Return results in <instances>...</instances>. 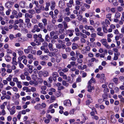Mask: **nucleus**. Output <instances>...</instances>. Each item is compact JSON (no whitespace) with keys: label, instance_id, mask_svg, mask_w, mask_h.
<instances>
[{"label":"nucleus","instance_id":"1","mask_svg":"<svg viewBox=\"0 0 124 124\" xmlns=\"http://www.w3.org/2000/svg\"><path fill=\"white\" fill-rule=\"evenodd\" d=\"M84 28L85 29L87 30H90L92 32H94L95 31L94 28L91 26L85 25L84 26Z\"/></svg>","mask_w":124,"mask_h":124},{"label":"nucleus","instance_id":"2","mask_svg":"<svg viewBox=\"0 0 124 124\" xmlns=\"http://www.w3.org/2000/svg\"><path fill=\"white\" fill-rule=\"evenodd\" d=\"M100 41L102 45L107 48L108 44L107 41L106 39H103L101 40Z\"/></svg>","mask_w":124,"mask_h":124},{"label":"nucleus","instance_id":"3","mask_svg":"<svg viewBox=\"0 0 124 124\" xmlns=\"http://www.w3.org/2000/svg\"><path fill=\"white\" fill-rule=\"evenodd\" d=\"M73 4V0H70L68 2L66 3V6L67 7H69L70 8H71L72 7Z\"/></svg>","mask_w":124,"mask_h":124},{"label":"nucleus","instance_id":"4","mask_svg":"<svg viewBox=\"0 0 124 124\" xmlns=\"http://www.w3.org/2000/svg\"><path fill=\"white\" fill-rule=\"evenodd\" d=\"M74 32V30H68L66 31V34H68L70 37H71L73 35V33Z\"/></svg>","mask_w":124,"mask_h":124},{"label":"nucleus","instance_id":"5","mask_svg":"<svg viewBox=\"0 0 124 124\" xmlns=\"http://www.w3.org/2000/svg\"><path fill=\"white\" fill-rule=\"evenodd\" d=\"M12 2L8 1L5 3V6L6 8H11L12 6Z\"/></svg>","mask_w":124,"mask_h":124},{"label":"nucleus","instance_id":"6","mask_svg":"<svg viewBox=\"0 0 124 124\" xmlns=\"http://www.w3.org/2000/svg\"><path fill=\"white\" fill-rule=\"evenodd\" d=\"M64 104L66 106H71V104L70 100H65L64 102Z\"/></svg>","mask_w":124,"mask_h":124},{"label":"nucleus","instance_id":"7","mask_svg":"<svg viewBox=\"0 0 124 124\" xmlns=\"http://www.w3.org/2000/svg\"><path fill=\"white\" fill-rule=\"evenodd\" d=\"M64 11L67 16L71 14V12L70 11V9L69 7L66 8L64 9Z\"/></svg>","mask_w":124,"mask_h":124},{"label":"nucleus","instance_id":"8","mask_svg":"<svg viewBox=\"0 0 124 124\" xmlns=\"http://www.w3.org/2000/svg\"><path fill=\"white\" fill-rule=\"evenodd\" d=\"M51 5L50 6V8L51 10H53L55 8L56 4V3L54 1H52L51 2Z\"/></svg>","mask_w":124,"mask_h":124},{"label":"nucleus","instance_id":"9","mask_svg":"<svg viewBox=\"0 0 124 124\" xmlns=\"http://www.w3.org/2000/svg\"><path fill=\"white\" fill-rule=\"evenodd\" d=\"M58 4L59 7L62 8L65 6V2L62 0H60Z\"/></svg>","mask_w":124,"mask_h":124},{"label":"nucleus","instance_id":"10","mask_svg":"<svg viewBox=\"0 0 124 124\" xmlns=\"http://www.w3.org/2000/svg\"><path fill=\"white\" fill-rule=\"evenodd\" d=\"M25 2L24 1H20L19 3L20 7L22 8H24L25 7Z\"/></svg>","mask_w":124,"mask_h":124},{"label":"nucleus","instance_id":"11","mask_svg":"<svg viewBox=\"0 0 124 124\" xmlns=\"http://www.w3.org/2000/svg\"><path fill=\"white\" fill-rule=\"evenodd\" d=\"M56 61L57 63L59 62L62 60L61 56L59 54L57 55L56 57Z\"/></svg>","mask_w":124,"mask_h":124},{"label":"nucleus","instance_id":"12","mask_svg":"<svg viewBox=\"0 0 124 124\" xmlns=\"http://www.w3.org/2000/svg\"><path fill=\"white\" fill-rule=\"evenodd\" d=\"M26 58V57L24 55H23L22 56H20L18 58V62L20 63L21 62V61L22 60H24L25 58Z\"/></svg>","mask_w":124,"mask_h":124},{"label":"nucleus","instance_id":"13","mask_svg":"<svg viewBox=\"0 0 124 124\" xmlns=\"http://www.w3.org/2000/svg\"><path fill=\"white\" fill-rule=\"evenodd\" d=\"M40 59L42 60L46 61L48 59V57L47 55H44L40 56Z\"/></svg>","mask_w":124,"mask_h":124},{"label":"nucleus","instance_id":"14","mask_svg":"<svg viewBox=\"0 0 124 124\" xmlns=\"http://www.w3.org/2000/svg\"><path fill=\"white\" fill-rule=\"evenodd\" d=\"M110 120L111 122L113 123H115L116 122V120L114 117V116L113 115L111 116Z\"/></svg>","mask_w":124,"mask_h":124},{"label":"nucleus","instance_id":"15","mask_svg":"<svg viewBox=\"0 0 124 124\" xmlns=\"http://www.w3.org/2000/svg\"><path fill=\"white\" fill-rule=\"evenodd\" d=\"M106 123L107 120L105 119H101L99 122V124H106Z\"/></svg>","mask_w":124,"mask_h":124},{"label":"nucleus","instance_id":"16","mask_svg":"<svg viewBox=\"0 0 124 124\" xmlns=\"http://www.w3.org/2000/svg\"><path fill=\"white\" fill-rule=\"evenodd\" d=\"M15 106H13L9 110L10 114L11 115H13L14 114L15 112Z\"/></svg>","mask_w":124,"mask_h":124},{"label":"nucleus","instance_id":"17","mask_svg":"<svg viewBox=\"0 0 124 124\" xmlns=\"http://www.w3.org/2000/svg\"><path fill=\"white\" fill-rule=\"evenodd\" d=\"M50 5V3L49 2H47L46 3V6L45 8V10L46 11L49 10V7Z\"/></svg>","mask_w":124,"mask_h":124},{"label":"nucleus","instance_id":"18","mask_svg":"<svg viewBox=\"0 0 124 124\" xmlns=\"http://www.w3.org/2000/svg\"><path fill=\"white\" fill-rule=\"evenodd\" d=\"M23 19H20L19 20L17 19L14 22L15 23H16L17 24H18L19 23H23Z\"/></svg>","mask_w":124,"mask_h":124},{"label":"nucleus","instance_id":"19","mask_svg":"<svg viewBox=\"0 0 124 124\" xmlns=\"http://www.w3.org/2000/svg\"><path fill=\"white\" fill-rule=\"evenodd\" d=\"M113 51L116 53H115V55H116L117 56H118L120 55V53L118 52V49L116 48H114L113 49Z\"/></svg>","mask_w":124,"mask_h":124},{"label":"nucleus","instance_id":"20","mask_svg":"<svg viewBox=\"0 0 124 124\" xmlns=\"http://www.w3.org/2000/svg\"><path fill=\"white\" fill-rule=\"evenodd\" d=\"M48 46L49 49L50 51L53 52L54 51L53 47V45L52 43H49L48 45Z\"/></svg>","mask_w":124,"mask_h":124},{"label":"nucleus","instance_id":"21","mask_svg":"<svg viewBox=\"0 0 124 124\" xmlns=\"http://www.w3.org/2000/svg\"><path fill=\"white\" fill-rule=\"evenodd\" d=\"M78 47V46L77 44L75 43H73L72 44V48L73 49L75 50L77 49Z\"/></svg>","mask_w":124,"mask_h":124},{"label":"nucleus","instance_id":"22","mask_svg":"<svg viewBox=\"0 0 124 124\" xmlns=\"http://www.w3.org/2000/svg\"><path fill=\"white\" fill-rule=\"evenodd\" d=\"M120 14L118 12H117L115 13L114 17L116 18H119L120 17Z\"/></svg>","mask_w":124,"mask_h":124},{"label":"nucleus","instance_id":"23","mask_svg":"<svg viewBox=\"0 0 124 124\" xmlns=\"http://www.w3.org/2000/svg\"><path fill=\"white\" fill-rule=\"evenodd\" d=\"M38 25L39 27L41 30L45 28L44 26H45L44 25V24H43V23H39L38 24Z\"/></svg>","mask_w":124,"mask_h":124},{"label":"nucleus","instance_id":"24","mask_svg":"<svg viewBox=\"0 0 124 124\" xmlns=\"http://www.w3.org/2000/svg\"><path fill=\"white\" fill-rule=\"evenodd\" d=\"M42 23H43L44 25L46 26L47 24V20L46 18H43L42 20Z\"/></svg>","mask_w":124,"mask_h":124},{"label":"nucleus","instance_id":"25","mask_svg":"<svg viewBox=\"0 0 124 124\" xmlns=\"http://www.w3.org/2000/svg\"><path fill=\"white\" fill-rule=\"evenodd\" d=\"M18 12L17 11L15 10H14L13 11L12 14L13 15L15 16V17L16 18H17L18 17V16L17 15Z\"/></svg>","mask_w":124,"mask_h":124},{"label":"nucleus","instance_id":"26","mask_svg":"<svg viewBox=\"0 0 124 124\" xmlns=\"http://www.w3.org/2000/svg\"><path fill=\"white\" fill-rule=\"evenodd\" d=\"M25 18H27L29 17L30 18H32L33 17V16L29 14L28 13H26L25 14Z\"/></svg>","mask_w":124,"mask_h":124},{"label":"nucleus","instance_id":"27","mask_svg":"<svg viewBox=\"0 0 124 124\" xmlns=\"http://www.w3.org/2000/svg\"><path fill=\"white\" fill-rule=\"evenodd\" d=\"M112 16V14L109 13L107 14L106 15V18L109 19V20L111 21V17Z\"/></svg>","mask_w":124,"mask_h":124},{"label":"nucleus","instance_id":"28","mask_svg":"<svg viewBox=\"0 0 124 124\" xmlns=\"http://www.w3.org/2000/svg\"><path fill=\"white\" fill-rule=\"evenodd\" d=\"M38 37L40 42H42L44 41V39L42 38V35L41 34H39L38 35Z\"/></svg>","mask_w":124,"mask_h":124},{"label":"nucleus","instance_id":"29","mask_svg":"<svg viewBox=\"0 0 124 124\" xmlns=\"http://www.w3.org/2000/svg\"><path fill=\"white\" fill-rule=\"evenodd\" d=\"M115 45L114 43L111 44L110 46L108 44L107 47V48L108 49H110L111 48H114L115 47Z\"/></svg>","mask_w":124,"mask_h":124},{"label":"nucleus","instance_id":"30","mask_svg":"<svg viewBox=\"0 0 124 124\" xmlns=\"http://www.w3.org/2000/svg\"><path fill=\"white\" fill-rule=\"evenodd\" d=\"M5 59L7 62H9L11 61V58L9 56H7L5 57Z\"/></svg>","mask_w":124,"mask_h":124},{"label":"nucleus","instance_id":"31","mask_svg":"<svg viewBox=\"0 0 124 124\" xmlns=\"http://www.w3.org/2000/svg\"><path fill=\"white\" fill-rule=\"evenodd\" d=\"M63 25L64 29H66L68 27V23H67L65 21H63Z\"/></svg>","mask_w":124,"mask_h":124},{"label":"nucleus","instance_id":"32","mask_svg":"<svg viewBox=\"0 0 124 124\" xmlns=\"http://www.w3.org/2000/svg\"><path fill=\"white\" fill-rule=\"evenodd\" d=\"M16 58L13 57L12 59L13 62L12 63L14 65H17V63L16 61Z\"/></svg>","mask_w":124,"mask_h":124},{"label":"nucleus","instance_id":"33","mask_svg":"<svg viewBox=\"0 0 124 124\" xmlns=\"http://www.w3.org/2000/svg\"><path fill=\"white\" fill-rule=\"evenodd\" d=\"M52 76L53 78H57L59 76L57 73L56 72H53L52 74Z\"/></svg>","mask_w":124,"mask_h":124},{"label":"nucleus","instance_id":"34","mask_svg":"<svg viewBox=\"0 0 124 124\" xmlns=\"http://www.w3.org/2000/svg\"><path fill=\"white\" fill-rule=\"evenodd\" d=\"M57 32V31H52L50 33V36L52 37L55 34H56Z\"/></svg>","mask_w":124,"mask_h":124},{"label":"nucleus","instance_id":"35","mask_svg":"<svg viewBox=\"0 0 124 124\" xmlns=\"http://www.w3.org/2000/svg\"><path fill=\"white\" fill-rule=\"evenodd\" d=\"M64 19L65 21L68 22H69L71 20L70 19L68 16L65 17L64 18Z\"/></svg>","mask_w":124,"mask_h":124},{"label":"nucleus","instance_id":"36","mask_svg":"<svg viewBox=\"0 0 124 124\" xmlns=\"http://www.w3.org/2000/svg\"><path fill=\"white\" fill-rule=\"evenodd\" d=\"M31 22L32 23L35 24L38 23V21L35 18H33L31 19Z\"/></svg>","mask_w":124,"mask_h":124},{"label":"nucleus","instance_id":"37","mask_svg":"<svg viewBox=\"0 0 124 124\" xmlns=\"http://www.w3.org/2000/svg\"><path fill=\"white\" fill-rule=\"evenodd\" d=\"M62 85L64 86L67 87L68 86L69 84L67 83L66 81L64 80H63L62 82Z\"/></svg>","mask_w":124,"mask_h":124},{"label":"nucleus","instance_id":"38","mask_svg":"<svg viewBox=\"0 0 124 124\" xmlns=\"http://www.w3.org/2000/svg\"><path fill=\"white\" fill-rule=\"evenodd\" d=\"M95 79L93 78H92L88 82V84H91L92 83H94L95 82Z\"/></svg>","mask_w":124,"mask_h":124},{"label":"nucleus","instance_id":"39","mask_svg":"<svg viewBox=\"0 0 124 124\" xmlns=\"http://www.w3.org/2000/svg\"><path fill=\"white\" fill-rule=\"evenodd\" d=\"M102 27H107L108 26L107 24L104 21H102L101 22Z\"/></svg>","mask_w":124,"mask_h":124},{"label":"nucleus","instance_id":"40","mask_svg":"<svg viewBox=\"0 0 124 124\" xmlns=\"http://www.w3.org/2000/svg\"><path fill=\"white\" fill-rule=\"evenodd\" d=\"M117 9L118 11L119 12H121L123 10V9L122 7L119 6L117 7Z\"/></svg>","mask_w":124,"mask_h":124},{"label":"nucleus","instance_id":"41","mask_svg":"<svg viewBox=\"0 0 124 124\" xmlns=\"http://www.w3.org/2000/svg\"><path fill=\"white\" fill-rule=\"evenodd\" d=\"M21 84V83L20 81H19V82H18L17 83H16L17 85V87L19 88H21L22 87V85Z\"/></svg>","mask_w":124,"mask_h":124},{"label":"nucleus","instance_id":"42","mask_svg":"<svg viewBox=\"0 0 124 124\" xmlns=\"http://www.w3.org/2000/svg\"><path fill=\"white\" fill-rule=\"evenodd\" d=\"M48 55L51 57H52L53 56H54V53L51 52H49L48 53Z\"/></svg>","mask_w":124,"mask_h":124},{"label":"nucleus","instance_id":"43","mask_svg":"<svg viewBox=\"0 0 124 124\" xmlns=\"http://www.w3.org/2000/svg\"><path fill=\"white\" fill-rule=\"evenodd\" d=\"M60 74L61 76L63 77V78H67V76L65 75H64L63 72H61L60 73Z\"/></svg>","mask_w":124,"mask_h":124},{"label":"nucleus","instance_id":"44","mask_svg":"<svg viewBox=\"0 0 124 124\" xmlns=\"http://www.w3.org/2000/svg\"><path fill=\"white\" fill-rule=\"evenodd\" d=\"M47 29L48 31H51L52 29V28L51 25H48L47 26Z\"/></svg>","mask_w":124,"mask_h":124},{"label":"nucleus","instance_id":"45","mask_svg":"<svg viewBox=\"0 0 124 124\" xmlns=\"http://www.w3.org/2000/svg\"><path fill=\"white\" fill-rule=\"evenodd\" d=\"M49 37V36L48 34L46 35L45 37V40L48 42H49L50 41V40L48 39Z\"/></svg>","mask_w":124,"mask_h":124},{"label":"nucleus","instance_id":"46","mask_svg":"<svg viewBox=\"0 0 124 124\" xmlns=\"http://www.w3.org/2000/svg\"><path fill=\"white\" fill-rule=\"evenodd\" d=\"M91 61L92 62H93L95 61V62H97L98 61V60L96 59L95 58H93L91 59Z\"/></svg>","mask_w":124,"mask_h":124},{"label":"nucleus","instance_id":"47","mask_svg":"<svg viewBox=\"0 0 124 124\" xmlns=\"http://www.w3.org/2000/svg\"><path fill=\"white\" fill-rule=\"evenodd\" d=\"M113 37V35L112 33H109L107 35V38H112Z\"/></svg>","mask_w":124,"mask_h":124},{"label":"nucleus","instance_id":"48","mask_svg":"<svg viewBox=\"0 0 124 124\" xmlns=\"http://www.w3.org/2000/svg\"><path fill=\"white\" fill-rule=\"evenodd\" d=\"M35 9L37 13H39L41 12V9L40 8L37 9V8H35Z\"/></svg>","mask_w":124,"mask_h":124},{"label":"nucleus","instance_id":"49","mask_svg":"<svg viewBox=\"0 0 124 124\" xmlns=\"http://www.w3.org/2000/svg\"><path fill=\"white\" fill-rule=\"evenodd\" d=\"M21 114L20 112H19L17 116V117L19 120H20L21 116Z\"/></svg>","mask_w":124,"mask_h":124},{"label":"nucleus","instance_id":"50","mask_svg":"<svg viewBox=\"0 0 124 124\" xmlns=\"http://www.w3.org/2000/svg\"><path fill=\"white\" fill-rule=\"evenodd\" d=\"M27 66L29 68L28 70H33V67L32 66L28 64L27 65Z\"/></svg>","mask_w":124,"mask_h":124},{"label":"nucleus","instance_id":"51","mask_svg":"<svg viewBox=\"0 0 124 124\" xmlns=\"http://www.w3.org/2000/svg\"><path fill=\"white\" fill-rule=\"evenodd\" d=\"M41 104H37V105L34 107L35 108L37 109L39 108L41 106Z\"/></svg>","mask_w":124,"mask_h":124},{"label":"nucleus","instance_id":"52","mask_svg":"<svg viewBox=\"0 0 124 124\" xmlns=\"http://www.w3.org/2000/svg\"><path fill=\"white\" fill-rule=\"evenodd\" d=\"M29 12L32 14H33L35 13V11L33 9H31L29 10Z\"/></svg>","mask_w":124,"mask_h":124},{"label":"nucleus","instance_id":"53","mask_svg":"<svg viewBox=\"0 0 124 124\" xmlns=\"http://www.w3.org/2000/svg\"><path fill=\"white\" fill-rule=\"evenodd\" d=\"M42 53V51L40 50H38L37 52V54L38 55H40Z\"/></svg>","mask_w":124,"mask_h":124},{"label":"nucleus","instance_id":"54","mask_svg":"<svg viewBox=\"0 0 124 124\" xmlns=\"http://www.w3.org/2000/svg\"><path fill=\"white\" fill-rule=\"evenodd\" d=\"M24 74L25 76H26V78H30V76H29V74L28 72H25L24 73Z\"/></svg>","mask_w":124,"mask_h":124},{"label":"nucleus","instance_id":"55","mask_svg":"<svg viewBox=\"0 0 124 124\" xmlns=\"http://www.w3.org/2000/svg\"><path fill=\"white\" fill-rule=\"evenodd\" d=\"M40 64L43 66H44L46 65V62L44 61H42L40 62Z\"/></svg>","mask_w":124,"mask_h":124},{"label":"nucleus","instance_id":"56","mask_svg":"<svg viewBox=\"0 0 124 124\" xmlns=\"http://www.w3.org/2000/svg\"><path fill=\"white\" fill-rule=\"evenodd\" d=\"M33 55L31 54H29L27 56V57L29 59H31L33 58Z\"/></svg>","mask_w":124,"mask_h":124},{"label":"nucleus","instance_id":"57","mask_svg":"<svg viewBox=\"0 0 124 124\" xmlns=\"http://www.w3.org/2000/svg\"><path fill=\"white\" fill-rule=\"evenodd\" d=\"M27 26V27L29 28H30L32 24L30 23H26Z\"/></svg>","mask_w":124,"mask_h":124},{"label":"nucleus","instance_id":"58","mask_svg":"<svg viewBox=\"0 0 124 124\" xmlns=\"http://www.w3.org/2000/svg\"><path fill=\"white\" fill-rule=\"evenodd\" d=\"M37 82L40 83H42L43 81V80L42 78H38L37 79Z\"/></svg>","mask_w":124,"mask_h":124},{"label":"nucleus","instance_id":"59","mask_svg":"<svg viewBox=\"0 0 124 124\" xmlns=\"http://www.w3.org/2000/svg\"><path fill=\"white\" fill-rule=\"evenodd\" d=\"M107 27H102L103 29V31L104 32L106 33L108 32V30L107 28Z\"/></svg>","mask_w":124,"mask_h":124},{"label":"nucleus","instance_id":"60","mask_svg":"<svg viewBox=\"0 0 124 124\" xmlns=\"http://www.w3.org/2000/svg\"><path fill=\"white\" fill-rule=\"evenodd\" d=\"M65 37V35L64 34H61L59 36V38L61 39H63Z\"/></svg>","mask_w":124,"mask_h":124},{"label":"nucleus","instance_id":"61","mask_svg":"<svg viewBox=\"0 0 124 124\" xmlns=\"http://www.w3.org/2000/svg\"><path fill=\"white\" fill-rule=\"evenodd\" d=\"M18 53L19 55L21 56L23 54V52L22 50H19L18 51Z\"/></svg>","mask_w":124,"mask_h":124},{"label":"nucleus","instance_id":"62","mask_svg":"<svg viewBox=\"0 0 124 124\" xmlns=\"http://www.w3.org/2000/svg\"><path fill=\"white\" fill-rule=\"evenodd\" d=\"M77 62L79 63H81L83 62V60L82 59L78 58L77 59Z\"/></svg>","mask_w":124,"mask_h":124},{"label":"nucleus","instance_id":"63","mask_svg":"<svg viewBox=\"0 0 124 124\" xmlns=\"http://www.w3.org/2000/svg\"><path fill=\"white\" fill-rule=\"evenodd\" d=\"M62 57L64 59H66L67 57V56L65 54H62Z\"/></svg>","mask_w":124,"mask_h":124},{"label":"nucleus","instance_id":"64","mask_svg":"<svg viewBox=\"0 0 124 124\" xmlns=\"http://www.w3.org/2000/svg\"><path fill=\"white\" fill-rule=\"evenodd\" d=\"M56 47L57 48L60 49L61 48V45L59 44H56Z\"/></svg>","mask_w":124,"mask_h":124}]
</instances>
